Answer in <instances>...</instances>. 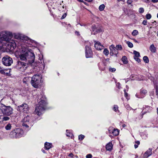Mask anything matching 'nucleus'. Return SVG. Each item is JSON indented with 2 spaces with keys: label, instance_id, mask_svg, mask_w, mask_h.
<instances>
[{
  "label": "nucleus",
  "instance_id": "f257e3e1",
  "mask_svg": "<svg viewBox=\"0 0 158 158\" xmlns=\"http://www.w3.org/2000/svg\"><path fill=\"white\" fill-rule=\"evenodd\" d=\"M12 34L10 31H4L0 32V40L5 43H8V48L11 51H13L16 47L17 42L15 39L19 38V36L16 35L14 38L12 39Z\"/></svg>",
  "mask_w": 158,
  "mask_h": 158
},
{
  "label": "nucleus",
  "instance_id": "f03ea898",
  "mask_svg": "<svg viewBox=\"0 0 158 158\" xmlns=\"http://www.w3.org/2000/svg\"><path fill=\"white\" fill-rule=\"evenodd\" d=\"M20 59L27 62L30 64L33 63L35 58V55L29 49L26 47L24 46H22V48L20 49L19 54Z\"/></svg>",
  "mask_w": 158,
  "mask_h": 158
},
{
  "label": "nucleus",
  "instance_id": "7ed1b4c3",
  "mask_svg": "<svg viewBox=\"0 0 158 158\" xmlns=\"http://www.w3.org/2000/svg\"><path fill=\"white\" fill-rule=\"evenodd\" d=\"M46 104L45 100L41 99L36 106L35 111V114L39 116L41 115L44 110Z\"/></svg>",
  "mask_w": 158,
  "mask_h": 158
},
{
  "label": "nucleus",
  "instance_id": "20e7f679",
  "mask_svg": "<svg viewBox=\"0 0 158 158\" xmlns=\"http://www.w3.org/2000/svg\"><path fill=\"white\" fill-rule=\"evenodd\" d=\"M0 110L2 114L10 116L13 114L12 108L10 106H6L2 103H0Z\"/></svg>",
  "mask_w": 158,
  "mask_h": 158
},
{
  "label": "nucleus",
  "instance_id": "39448f33",
  "mask_svg": "<svg viewBox=\"0 0 158 158\" xmlns=\"http://www.w3.org/2000/svg\"><path fill=\"white\" fill-rule=\"evenodd\" d=\"M23 134V131L20 128H18L11 131L9 134V136L12 138H17L21 137Z\"/></svg>",
  "mask_w": 158,
  "mask_h": 158
},
{
  "label": "nucleus",
  "instance_id": "423d86ee",
  "mask_svg": "<svg viewBox=\"0 0 158 158\" xmlns=\"http://www.w3.org/2000/svg\"><path fill=\"white\" fill-rule=\"evenodd\" d=\"M41 77L39 75L35 74L31 78V83L34 87L37 88L41 82Z\"/></svg>",
  "mask_w": 158,
  "mask_h": 158
},
{
  "label": "nucleus",
  "instance_id": "0eeeda50",
  "mask_svg": "<svg viewBox=\"0 0 158 158\" xmlns=\"http://www.w3.org/2000/svg\"><path fill=\"white\" fill-rule=\"evenodd\" d=\"M28 64H29L27 62H24L19 61L16 65V68L21 71H23L27 68Z\"/></svg>",
  "mask_w": 158,
  "mask_h": 158
},
{
  "label": "nucleus",
  "instance_id": "6e6552de",
  "mask_svg": "<svg viewBox=\"0 0 158 158\" xmlns=\"http://www.w3.org/2000/svg\"><path fill=\"white\" fill-rule=\"evenodd\" d=\"M22 126L26 128L32 125V123L30 120V117L28 115L24 117L22 120Z\"/></svg>",
  "mask_w": 158,
  "mask_h": 158
},
{
  "label": "nucleus",
  "instance_id": "1a4fd4ad",
  "mask_svg": "<svg viewBox=\"0 0 158 158\" xmlns=\"http://www.w3.org/2000/svg\"><path fill=\"white\" fill-rule=\"evenodd\" d=\"M2 60L3 64L6 66H10L13 63L12 59L7 56L3 57Z\"/></svg>",
  "mask_w": 158,
  "mask_h": 158
},
{
  "label": "nucleus",
  "instance_id": "9d476101",
  "mask_svg": "<svg viewBox=\"0 0 158 158\" xmlns=\"http://www.w3.org/2000/svg\"><path fill=\"white\" fill-rule=\"evenodd\" d=\"M28 106L27 104L23 103L18 106L17 110L20 112L27 113L28 110Z\"/></svg>",
  "mask_w": 158,
  "mask_h": 158
},
{
  "label": "nucleus",
  "instance_id": "9b49d317",
  "mask_svg": "<svg viewBox=\"0 0 158 158\" xmlns=\"http://www.w3.org/2000/svg\"><path fill=\"white\" fill-rule=\"evenodd\" d=\"M109 48L110 51V54L112 56L113 55H117L118 54V51L114 45L112 44L110 45L109 47Z\"/></svg>",
  "mask_w": 158,
  "mask_h": 158
},
{
  "label": "nucleus",
  "instance_id": "f8f14e48",
  "mask_svg": "<svg viewBox=\"0 0 158 158\" xmlns=\"http://www.w3.org/2000/svg\"><path fill=\"white\" fill-rule=\"evenodd\" d=\"M85 52L86 58H89L92 56V51L89 46H86Z\"/></svg>",
  "mask_w": 158,
  "mask_h": 158
},
{
  "label": "nucleus",
  "instance_id": "ddd939ff",
  "mask_svg": "<svg viewBox=\"0 0 158 158\" xmlns=\"http://www.w3.org/2000/svg\"><path fill=\"white\" fill-rule=\"evenodd\" d=\"M108 131L110 133H112L114 136H117L119 134L118 130L117 129H114L112 127H109Z\"/></svg>",
  "mask_w": 158,
  "mask_h": 158
},
{
  "label": "nucleus",
  "instance_id": "4468645a",
  "mask_svg": "<svg viewBox=\"0 0 158 158\" xmlns=\"http://www.w3.org/2000/svg\"><path fill=\"white\" fill-rule=\"evenodd\" d=\"M94 47L95 48L98 50H100L103 49V46L101 45L99 42H97L95 43Z\"/></svg>",
  "mask_w": 158,
  "mask_h": 158
},
{
  "label": "nucleus",
  "instance_id": "2eb2a0df",
  "mask_svg": "<svg viewBox=\"0 0 158 158\" xmlns=\"http://www.w3.org/2000/svg\"><path fill=\"white\" fill-rule=\"evenodd\" d=\"M152 149L151 148H149L144 154L143 158H147L151 155L152 154Z\"/></svg>",
  "mask_w": 158,
  "mask_h": 158
},
{
  "label": "nucleus",
  "instance_id": "dca6fc26",
  "mask_svg": "<svg viewBox=\"0 0 158 158\" xmlns=\"http://www.w3.org/2000/svg\"><path fill=\"white\" fill-rule=\"evenodd\" d=\"M149 50L152 53H155L156 51V48L153 44H152L149 47Z\"/></svg>",
  "mask_w": 158,
  "mask_h": 158
},
{
  "label": "nucleus",
  "instance_id": "f3484780",
  "mask_svg": "<svg viewBox=\"0 0 158 158\" xmlns=\"http://www.w3.org/2000/svg\"><path fill=\"white\" fill-rule=\"evenodd\" d=\"M113 148V145L111 143L109 142L106 146V148L107 150H111Z\"/></svg>",
  "mask_w": 158,
  "mask_h": 158
},
{
  "label": "nucleus",
  "instance_id": "a211bd4d",
  "mask_svg": "<svg viewBox=\"0 0 158 158\" xmlns=\"http://www.w3.org/2000/svg\"><path fill=\"white\" fill-rule=\"evenodd\" d=\"M30 79L28 77H24L23 80V82L24 84H28L29 82Z\"/></svg>",
  "mask_w": 158,
  "mask_h": 158
},
{
  "label": "nucleus",
  "instance_id": "6ab92c4d",
  "mask_svg": "<svg viewBox=\"0 0 158 158\" xmlns=\"http://www.w3.org/2000/svg\"><path fill=\"white\" fill-rule=\"evenodd\" d=\"M44 146L46 149L48 150L51 147L52 144L50 143L46 142L45 143Z\"/></svg>",
  "mask_w": 158,
  "mask_h": 158
},
{
  "label": "nucleus",
  "instance_id": "aec40b11",
  "mask_svg": "<svg viewBox=\"0 0 158 158\" xmlns=\"http://www.w3.org/2000/svg\"><path fill=\"white\" fill-rule=\"evenodd\" d=\"M122 60L123 63L124 64H126L128 63V62L127 57L125 56H123L122 59Z\"/></svg>",
  "mask_w": 158,
  "mask_h": 158
},
{
  "label": "nucleus",
  "instance_id": "412c9836",
  "mask_svg": "<svg viewBox=\"0 0 158 158\" xmlns=\"http://www.w3.org/2000/svg\"><path fill=\"white\" fill-rule=\"evenodd\" d=\"M92 30L93 32H92V34H95L97 32H98L97 29L96 28V26H94L92 27Z\"/></svg>",
  "mask_w": 158,
  "mask_h": 158
},
{
  "label": "nucleus",
  "instance_id": "4be33fe9",
  "mask_svg": "<svg viewBox=\"0 0 158 158\" xmlns=\"http://www.w3.org/2000/svg\"><path fill=\"white\" fill-rule=\"evenodd\" d=\"M66 135L67 136L70 137L71 138L73 136V134L70 132L68 130H66Z\"/></svg>",
  "mask_w": 158,
  "mask_h": 158
},
{
  "label": "nucleus",
  "instance_id": "5701e85b",
  "mask_svg": "<svg viewBox=\"0 0 158 158\" xmlns=\"http://www.w3.org/2000/svg\"><path fill=\"white\" fill-rule=\"evenodd\" d=\"M11 125L10 123H8L5 127V128L6 130H8L11 129Z\"/></svg>",
  "mask_w": 158,
  "mask_h": 158
},
{
  "label": "nucleus",
  "instance_id": "b1692460",
  "mask_svg": "<svg viewBox=\"0 0 158 158\" xmlns=\"http://www.w3.org/2000/svg\"><path fill=\"white\" fill-rule=\"evenodd\" d=\"M105 7V6L103 4L100 5L99 7V10L101 11H102L104 10Z\"/></svg>",
  "mask_w": 158,
  "mask_h": 158
},
{
  "label": "nucleus",
  "instance_id": "393cba45",
  "mask_svg": "<svg viewBox=\"0 0 158 158\" xmlns=\"http://www.w3.org/2000/svg\"><path fill=\"white\" fill-rule=\"evenodd\" d=\"M143 60L146 63H148L149 62V59L147 56H144L143 58Z\"/></svg>",
  "mask_w": 158,
  "mask_h": 158
},
{
  "label": "nucleus",
  "instance_id": "a878e982",
  "mask_svg": "<svg viewBox=\"0 0 158 158\" xmlns=\"http://www.w3.org/2000/svg\"><path fill=\"white\" fill-rule=\"evenodd\" d=\"M139 34L138 31L136 30H133L132 33V35L133 36H136L138 35Z\"/></svg>",
  "mask_w": 158,
  "mask_h": 158
},
{
  "label": "nucleus",
  "instance_id": "bb28decb",
  "mask_svg": "<svg viewBox=\"0 0 158 158\" xmlns=\"http://www.w3.org/2000/svg\"><path fill=\"white\" fill-rule=\"evenodd\" d=\"M133 53L135 55L134 57H138L140 56L139 53L138 52L136 51H134L133 52Z\"/></svg>",
  "mask_w": 158,
  "mask_h": 158
},
{
  "label": "nucleus",
  "instance_id": "cd10ccee",
  "mask_svg": "<svg viewBox=\"0 0 158 158\" xmlns=\"http://www.w3.org/2000/svg\"><path fill=\"white\" fill-rule=\"evenodd\" d=\"M126 43L127 44L128 46L130 48H132L133 47V44L130 42L128 41H126Z\"/></svg>",
  "mask_w": 158,
  "mask_h": 158
},
{
  "label": "nucleus",
  "instance_id": "c85d7f7f",
  "mask_svg": "<svg viewBox=\"0 0 158 158\" xmlns=\"http://www.w3.org/2000/svg\"><path fill=\"white\" fill-rule=\"evenodd\" d=\"M114 111L116 112H118V107L117 105H114V107L113 108Z\"/></svg>",
  "mask_w": 158,
  "mask_h": 158
},
{
  "label": "nucleus",
  "instance_id": "c756f323",
  "mask_svg": "<svg viewBox=\"0 0 158 158\" xmlns=\"http://www.w3.org/2000/svg\"><path fill=\"white\" fill-rule=\"evenodd\" d=\"M116 48L118 50H121L122 49V47L121 45H117L116 46Z\"/></svg>",
  "mask_w": 158,
  "mask_h": 158
},
{
  "label": "nucleus",
  "instance_id": "7c9ffc66",
  "mask_svg": "<svg viewBox=\"0 0 158 158\" xmlns=\"http://www.w3.org/2000/svg\"><path fill=\"white\" fill-rule=\"evenodd\" d=\"M109 51L108 50L106 49L105 48L104 49L103 51V53L106 56H107L109 54Z\"/></svg>",
  "mask_w": 158,
  "mask_h": 158
},
{
  "label": "nucleus",
  "instance_id": "2f4dec72",
  "mask_svg": "<svg viewBox=\"0 0 158 158\" xmlns=\"http://www.w3.org/2000/svg\"><path fill=\"white\" fill-rule=\"evenodd\" d=\"M147 91L146 90L144 89H142L140 91V94H145L147 93Z\"/></svg>",
  "mask_w": 158,
  "mask_h": 158
},
{
  "label": "nucleus",
  "instance_id": "473e14b6",
  "mask_svg": "<svg viewBox=\"0 0 158 158\" xmlns=\"http://www.w3.org/2000/svg\"><path fill=\"white\" fill-rule=\"evenodd\" d=\"M152 17L151 15L150 14H148L146 15V18L147 19H150Z\"/></svg>",
  "mask_w": 158,
  "mask_h": 158
},
{
  "label": "nucleus",
  "instance_id": "72a5a7b5",
  "mask_svg": "<svg viewBox=\"0 0 158 158\" xmlns=\"http://www.w3.org/2000/svg\"><path fill=\"white\" fill-rule=\"evenodd\" d=\"M84 137L85 136L84 135H81L79 136L78 139L79 140H82L84 139Z\"/></svg>",
  "mask_w": 158,
  "mask_h": 158
},
{
  "label": "nucleus",
  "instance_id": "f704fd0d",
  "mask_svg": "<svg viewBox=\"0 0 158 158\" xmlns=\"http://www.w3.org/2000/svg\"><path fill=\"white\" fill-rule=\"evenodd\" d=\"M135 143L137 144H135L134 145V147L135 148H136L138 147V145L139 144L140 142L139 141H136L135 142Z\"/></svg>",
  "mask_w": 158,
  "mask_h": 158
},
{
  "label": "nucleus",
  "instance_id": "c9c22d12",
  "mask_svg": "<svg viewBox=\"0 0 158 158\" xmlns=\"http://www.w3.org/2000/svg\"><path fill=\"white\" fill-rule=\"evenodd\" d=\"M10 119V118L7 116H5L3 118L2 120L3 121H6Z\"/></svg>",
  "mask_w": 158,
  "mask_h": 158
},
{
  "label": "nucleus",
  "instance_id": "e433bc0d",
  "mask_svg": "<svg viewBox=\"0 0 158 158\" xmlns=\"http://www.w3.org/2000/svg\"><path fill=\"white\" fill-rule=\"evenodd\" d=\"M5 44V43L2 41L0 40V49L2 48L4 46L3 44Z\"/></svg>",
  "mask_w": 158,
  "mask_h": 158
},
{
  "label": "nucleus",
  "instance_id": "4c0bfd02",
  "mask_svg": "<svg viewBox=\"0 0 158 158\" xmlns=\"http://www.w3.org/2000/svg\"><path fill=\"white\" fill-rule=\"evenodd\" d=\"M139 11L140 13H142L144 12V10L143 8L141 7L139 8Z\"/></svg>",
  "mask_w": 158,
  "mask_h": 158
},
{
  "label": "nucleus",
  "instance_id": "58836bf2",
  "mask_svg": "<svg viewBox=\"0 0 158 158\" xmlns=\"http://www.w3.org/2000/svg\"><path fill=\"white\" fill-rule=\"evenodd\" d=\"M109 70L112 72H114L116 71L115 69L114 68H112L111 67H109Z\"/></svg>",
  "mask_w": 158,
  "mask_h": 158
},
{
  "label": "nucleus",
  "instance_id": "ea45409f",
  "mask_svg": "<svg viewBox=\"0 0 158 158\" xmlns=\"http://www.w3.org/2000/svg\"><path fill=\"white\" fill-rule=\"evenodd\" d=\"M134 58L135 60L136 61H137L138 63H139L140 62V60L138 58V57H134Z\"/></svg>",
  "mask_w": 158,
  "mask_h": 158
},
{
  "label": "nucleus",
  "instance_id": "a19ab883",
  "mask_svg": "<svg viewBox=\"0 0 158 158\" xmlns=\"http://www.w3.org/2000/svg\"><path fill=\"white\" fill-rule=\"evenodd\" d=\"M92 157V155L91 154H88L86 156V158H91Z\"/></svg>",
  "mask_w": 158,
  "mask_h": 158
},
{
  "label": "nucleus",
  "instance_id": "79ce46f5",
  "mask_svg": "<svg viewBox=\"0 0 158 158\" xmlns=\"http://www.w3.org/2000/svg\"><path fill=\"white\" fill-rule=\"evenodd\" d=\"M66 16V13H64L62 16L61 19H64Z\"/></svg>",
  "mask_w": 158,
  "mask_h": 158
},
{
  "label": "nucleus",
  "instance_id": "37998d69",
  "mask_svg": "<svg viewBox=\"0 0 158 158\" xmlns=\"http://www.w3.org/2000/svg\"><path fill=\"white\" fill-rule=\"evenodd\" d=\"M147 21L146 20H144L142 23L144 25H147Z\"/></svg>",
  "mask_w": 158,
  "mask_h": 158
},
{
  "label": "nucleus",
  "instance_id": "c03bdc74",
  "mask_svg": "<svg viewBox=\"0 0 158 158\" xmlns=\"http://www.w3.org/2000/svg\"><path fill=\"white\" fill-rule=\"evenodd\" d=\"M135 96L136 97L139 98H142L143 97H144V96H139L138 95V94H136L135 95Z\"/></svg>",
  "mask_w": 158,
  "mask_h": 158
},
{
  "label": "nucleus",
  "instance_id": "a18cd8bd",
  "mask_svg": "<svg viewBox=\"0 0 158 158\" xmlns=\"http://www.w3.org/2000/svg\"><path fill=\"white\" fill-rule=\"evenodd\" d=\"M132 2V0H128L127 1V2L128 4H131Z\"/></svg>",
  "mask_w": 158,
  "mask_h": 158
},
{
  "label": "nucleus",
  "instance_id": "49530a36",
  "mask_svg": "<svg viewBox=\"0 0 158 158\" xmlns=\"http://www.w3.org/2000/svg\"><path fill=\"white\" fill-rule=\"evenodd\" d=\"M146 110H152V107H149L148 106H147L146 107Z\"/></svg>",
  "mask_w": 158,
  "mask_h": 158
},
{
  "label": "nucleus",
  "instance_id": "de8ad7c7",
  "mask_svg": "<svg viewBox=\"0 0 158 158\" xmlns=\"http://www.w3.org/2000/svg\"><path fill=\"white\" fill-rule=\"evenodd\" d=\"M124 92L125 96L126 97L127 96V92H126V90L124 89Z\"/></svg>",
  "mask_w": 158,
  "mask_h": 158
},
{
  "label": "nucleus",
  "instance_id": "09e8293b",
  "mask_svg": "<svg viewBox=\"0 0 158 158\" xmlns=\"http://www.w3.org/2000/svg\"><path fill=\"white\" fill-rule=\"evenodd\" d=\"M68 156H70L71 157H73V154L72 153H71L69 154Z\"/></svg>",
  "mask_w": 158,
  "mask_h": 158
},
{
  "label": "nucleus",
  "instance_id": "8fccbe9b",
  "mask_svg": "<svg viewBox=\"0 0 158 158\" xmlns=\"http://www.w3.org/2000/svg\"><path fill=\"white\" fill-rule=\"evenodd\" d=\"M152 1L153 2H158V0H152Z\"/></svg>",
  "mask_w": 158,
  "mask_h": 158
},
{
  "label": "nucleus",
  "instance_id": "3c124183",
  "mask_svg": "<svg viewBox=\"0 0 158 158\" xmlns=\"http://www.w3.org/2000/svg\"><path fill=\"white\" fill-rule=\"evenodd\" d=\"M133 40L135 43H138V41L136 40H135V39H133Z\"/></svg>",
  "mask_w": 158,
  "mask_h": 158
},
{
  "label": "nucleus",
  "instance_id": "603ef678",
  "mask_svg": "<svg viewBox=\"0 0 158 158\" xmlns=\"http://www.w3.org/2000/svg\"><path fill=\"white\" fill-rule=\"evenodd\" d=\"M118 2H120V1H123V2H125V0H118Z\"/></svg>",
  "mask_w": 158,
  "mask_h": 158
},
{
  "label": "nucleus",
  "instance_id": "864d4df0",
  "mask_svg": "<svg viewBox=\"0 0 158 158\" xmlns=\"http://www.w3.org/2000/svg\"><path fill=\"white\" fill-rule=\"evenodd\" d=\"M77 1H79L80 2H83V0H77Z\"/></svg>",
  "mask_w": 158,
  "mask_h": 158
},
{
  "label": "nucleus",
  "instance_id": "5fc2aeb1",
  "mask_svg": "<svg viewBox=\"0 0 158 158\" xmlns=\"http://www.w3.org/2000/svg\"><path fill=\"white\" fill-rule=\"evenodd\" d=\"M157 114L158 115V108L157 109Z\"/></svg>",
  "mask_w": 158,
  "mask_h": 158
},
{
  "label": "nucleus",
  "instance_id": "6e6d98bb",
  "mask_svg": "<svg viewBox=\"0 0 158 158\" xmlns=\"http://www.w3.org/2000/svg\"><path fill=\"white\" fill-rule=\"evenodd\" d=\"M156 22V21H155L153 23H155Z\"/></svg>",
  "mask_w": 158,
  "mask_h": 158
},
{
  "label": "nucleus",
  "instance_id": "4d7b16f0",
  "mask_svg": "<svg viewBox=\"0 0 158 158\" xmlns=\"http://www.w3.org/2000/svg\"><path fill=\"white\" fill-rule=\"evenodd\" d=\"M157 18H158V13L157 14Z\"/></svg>",
  "mask_w": 158,
  "mask_h": 158
},
{
  "label": "nucleus",
  "instance_id": "13d9d810",
  "mask_svg": "<svg viewBox=\"0 0 158 158\" xmlns=\"http://www.w3.org/2000/svg\"><path fill=\"white\" fill-rule=\"evenodd\" d=\"M157 36H158V31L157 32Z\"/></svg>",
  "mask_w": 158,
  "mask_h": 158
},
{
  "label": "nucleus",
  "instance_id": "bf43d9fd",
  "mask_svg": "<svg viewBox=\"0 0 158 158\" xmlns=\"http://www.w3.org/2000/svg\"><path fill=\"white\" fill-rule=\"evenodd\" d=\"M63 8H64V6H63Z\"/></svg>",
  "mask_w": 158,
  "mask_h": 158
},
{
  "label": "nucleus",
  "instance_id": "052dcab7",
  "mask_svg": "<svg viewBox=\"0 0 158 158\" xmlns=\"http://www.w3.org/2000/svg\"><path fill=\"white\" fill-rule=\"evenodd\" d=\"M76 33H77L78 34V32H76Z\"/></svg>",
  "mask_w": 158,
  "mask_h": 158
},
{
  "label": "nucleus",
  "instance_id": "680f3d73",
  "mask_svg": "<svg viewBox=\"0 0 158 158\" xmlns=\"http://www.w3.org/2000/svg\"><path fill=\"white\" fill-rule=\"evenodd\" d=\"M154 84H155L156 83H155V82H154Z\"/></svg>",
  "mask_w": 158,
  "mask_h": 158
},
{
  "label": "nucleus",
  "instance_id": "e2e57ef3",
  "mask_svg": "<svg viewBox=\"0 0 158 158\" xmlns=\"http://www.w3.org/2000/svg\"><path fill=\"white\" fill-rule=\"evenodd\" d=\"M17 52H15V53L16 54H17Z\"/></svg>",
  "mask_w": 158,
  "mask_h": 158
}]
</instances>
